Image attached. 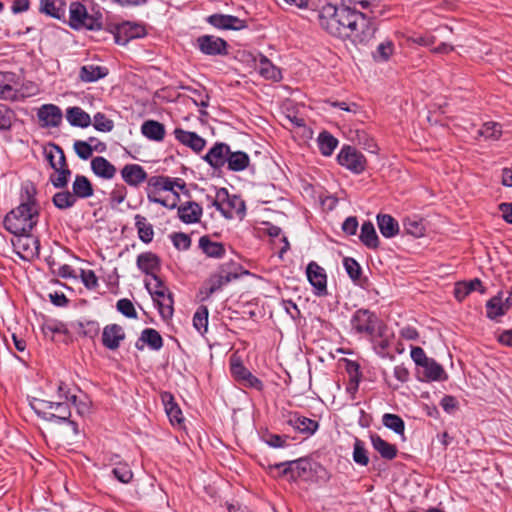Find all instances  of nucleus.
<instances>
[{
    "label": "nucleus",
    "instance_id": "nucleus-50",
    "mask_svg": "<svg viewBox=\"0 0 512 512\" xmlns=\"http://www.w3.org/2000/svg\"><path fill=\"white\" fill-rule=\"evenodd\" d=\"M263 441L272 448H284L288 446L290 436L266 432L262 435Z\"/></svg>",
    "mask_w": 512,
    "mask_h": 512
},
{
    "label": "nucleus",
    "instance_id": "nucleus-34",
    "mask_svg": "<svg viewBox=\"0 0 512 512\" xmlns=\"http://www.w3.org/2000/svg\"><path fill=\"white\" fill-rule=\"evenodd\" d=\"M72 194L75 199L78 198H87L93 195L94 189L92 183L88 180L87 177L83 175H76L75 180L72 184Z\"/></svg>",
    "mask_w": 512,
    "mask_h": 512
},
{
    "label": "nucleus",
    "instance_id": "nucleus-12",
    "mask_svg": "<svg viewBox=\"0 0 512 512\" xmlns=\"http://www.w3.org/2000/svg\"><path fill=\"white\" fill-rule=\"evenodd\" d=\"M230 370L232 376L242 385L261 390L263 384L239 360L231 359Z\"/></svg>",
    "mask_w": 512,
    "mask_h": 512
},
{
    "label": "nucleus",
    "instance_id": "nucleus-61",
    "mask_svg": "<svg viewBox=\"0 0 512 512\" xmlns=\"http://www.w3.org/2000/svg\"><path fill=\"white\" fill-rule=\"evenodd\" d=\"M40 11L56 19H60L63 13L53 0H42Z\"/></svg>",
    "mask_w": 512,
    "mask_h": 512
},
{
    "label": "nucleus",
    "instance_id": "nucleus-14",
    "mask_svg": "<svg viewBox=\"0 0 512 512\" xmlns=\"http://www.w3.org/2000/svg\"><path fill=\"white\" fill-rule=\"evenodd\" d=\"M230 146L223 142L215 143L203 157V159L214 169H220L227 164L230 153Z\"/></svg>",
    "mask_w": 512,
    "mask_h": 512
},
{
    "label": "nucleus",
    "instance_id": "nucleus-41",
    "mask_svg": "<svg viewBox=\"0 0 512 512\" xmlns=\"http://www.w3.org/2000/svg\"><path fill=\"white\" fill-rule=\"evenodd\" d=\"M382 423L385 427L394 431L396 434L404 436L405 423L400 416L392 413H385L382 417Z\"/></svg>",
    "mask_w": 512,
    "mask_h": 512
},
{
    "label": "nucleus",
    "instance_id": "nucleus-52",
    "mask_svg": "<svg viewBox=\"0 0 512 512\" xmlns=\"http://www.w3.org/2000/svg\"><path fill=\"white\" fill-rule=\"evenodd\" d=\"M58 173L57 176L51 175L50 176V182L55 188H64L67 186L69 182V177L71 176V170L68 166H65L63 168H58L57 170H54Z\"/></svg>",
    "mask_w": 512,
    "mask_h": 512
},
{
    "label": "nucleus",
    "instance_id": "nucleus-57",
    "mask_svg": "<svg viewBox=\"0 0 512 512\" xmlns=\"http://www.w3.org/2000/svg\"><path fill=\"white\" fill-rule=\"evenodd\" d=\"M353 459L357 464L363 466H366L369 462V457L364 443L359 439H356L354 442Z\"/></svg>",
    "mask_w": 512,
    "mask_h": 512
},
{
    "label": "nucleus",
    "instance_id": "nucleus-29",
    "mask_svg": "<svg viewBox=\"0 0 512 512\" xmlns=\"http://www.w3.org/2000/svg\"><path fill=\"white\" fill-rule=\"evenodd\" d=\"M250 164V157L243 151H231L228 156L227 168L233 172L244 171Z\"/></svg>",
    "mask_w": 512,
    "mask_h": 512
},
{
    "label": "nucleus",
    "instance_id": "nucleus-28",
    "mask_svg": "<svg viewBox=\"0 0 512 512\" xmlns=\"http://www.w3.org/2000/svg\"><path fill=\"white\" fill-rule=\"evenodd\" d=\"M377 224L380 233L385 238L395 237L399 233V224L391 215L378 214Z\"/></svg>",
    "mask_w": 512,
    "mask_h": 512
},
{
    "label": "nucleus",
    "instance_id": "nucleus-30",
    "mask_svg": "<svg viewBox=\"0 0 512 512\" xmlns=\"http://www.w3.org/2000/svg\"><path fill=\"white\" fill-rule=\"evenodd\" d=\"M360 241L369 249L379 247V238L372 222L366 221L361 226Z\"/></svg>",
    "mask_w": 512,
    "mask_h": 512
},
{
    "label": "nucleus",
    "instance_id": "nucleus-13",
    "mask_svg": "<svg viewBox=\"0 0 512 512\" xmlns=\"http://www.w3.org/2000/svg\"><path fill=\"white\" fill-rule=\"evenodd\" d=\"M306 274L310 284L315 288V294L318 296L327 295V276L325 270L312 261L307 265Z\"/></svg>",
    "mask_w": 512,
    "mask_h": 512
},
{
    "label": "nucleus",
    "instance_id": "nucleus-53",
    "mask_svg": "<svg viewBox=\"0 0 512 512\" xmlns=\"http://www.w3.org/2000/svg\"><path fill=\"white\" fill-rule=\"evenodd\" d=\"M76 155L82 160H88L92 157L94 149L89 142L83 140H76L73 144Z\"/></svg>",
    "mask_w": 512,
    "mask_h": 512
},
{
    "label": "nucleus",
    "instance_id": "nucleus-11",
    "mask_svg": "<svg viewBox=\"0 0 512 512\" xmlns=\"http://www.w3.org/2000/svg\"><path fill=\"white\" fill-rule=\"evenodd\" d=\"M69 25L73 29L85 27L89 30H93L96 27V18L88 14L83 4L75 2L70 6Z\"/></svg>",
    "mask_w": 512,
    "mask_h": 512
},
{
    "label": "nucleus",
    "instance_id": "nucleus-26",
    "mask_svg": "<svg viewBox=\"0 0 512 512\" xmlns=\"http://www.w3.org/2000/svg\"><path fill=\"white\" fill-rule=\"evenodd\" d=\"M66 119L71 126L86 128L91 124V117L78 106L66 110Z\"/></svg>",
    "mask_w": 512,
    "mask_h": 512
},
{
    "label": "nucleus",
    "instance_id": "nucleus-38",
    "mask_svg": "<svg viewBox=\"0 0 512 512\" xmlns=\"http://www.w3.org/2000/svg\"><path fill=\"white\" fill-rule=\"evenodd\" d=\"M103 469L111 473L116 480H131L133 477L129 465L120 461L104 465Z\"/></svg>",
    "mask_w": 512,
    "mask_h": 512
},
{
    "label": "nucleus",
    "instance_id": "nucleus-64",
    "mask_svg": "<svg viewBox=\"0 0 512 512\" xmlns=\"http://www.w3.org/2000/svg\"><path fill=\"white\" fill-rule=\"evenodd\" d=\"M411 358L417 366H425L431 358H428L421 347L415 346L411 348Z\"/></svg>",
    "mask_w": 512,
    "mask_h": 512
},
{
    "label": "nucleus",
    "instance_id": "nucleus-9",
    "mask_svg": "<svg viewBox=\"0 0 512 512\" xmlns=\"http://www.w3.org/2000/svg\"><path fill=\"white\" fill-rule=\"evenodd\" d=\"M339 164L350 171L360 174L365 170L366 159L361 152L349 145L342 147L337 156Z\"/></svg>",
    "mask_w": 512,
    "mask_h": 512
},
{
    "label": "nucleus",
    "instance_id": "nucleus-1",
    "mask_svg": "<svg viewBox=\"0 0 512 512\" xmlns=\"http://www.w3.org/2000/svg\"><path fill=\"white\" fill-rule=\"evenodd\" d=\"M318 20L328 34L340 39L349 38L355 44H367L377 30L365 13L344 7L337 0H329L321 7Z\"/></svg>",
    "mask_w": 512,
    "mask_h": 512
},
{
    "label": "nucleus",
    "instance_id": "nucleus-51",
    "mask_svg": "<svg viewBox=\"0 0 512 512\" xmlns=\"http://www.w3.org/2000/svg\"><path fill=\"white\" fill-rule=\"evenodd\" d=\"M116 167L106 158L98 156V177L112 179L116 175Z\"/></svg>",
    "mask_w": 512,
    "mask_h": 512
},
{
    "label": "nucleus",
    "instance_id": "nucleus-40",
    "mask_svg": "<svg viewBox=\"0 0 512 512\" xmlns=\"http://www.w3.org/2000/svg\"><path fill=\"white\" fill-rule=\"evenodd\" d=\"M403 227L407 234L414 237H421L425 233V226L422 219H419L416 216L406 217L403 220Z\"/></svg>",
    "mask_w": 512,
    "mask_h": 512
},
{
    "label": "nucleus",
    "instance_id": "nucleus-16",
    "mask_svg": "<svg viewBox=\"0 0 512 512\" xmlns=\"http://www.w3.org/2000/svg\"><path fill=\"white\" fill-rule=\"evenodd\" d=\"M37 117L42 122V127H58L63 118L61 109L54 104H44L37 112Z\"/></svg>",
    "mask_w": 512,
    "mask_h": 512
},
{
    "label": "nucleus",
    "instance_id": "nucleus-31",
    "mask_svg": "<svg viewBox=\"0 0 512 512\" xmlns=\"http://www.w3.org/2000/svg\"><path fill=\"white\" fill-rule=\"evenodd\" d=\"M199 247L208 257L221 258L225 254L224 245L220 242L212 241L209 236H202L199 239Z\"/></svg>",
    "mask_w": 512,
    "mask_h": 512
},
{
    "label": "nucleus",
    "instance_id": "nucleus-20",
    "mask_svg": "<svg viewBox=\"0 0 512 512\" xmlns=\"http://www.w3.org/2000/svg\"><path fill=\"white\" fill-rule=\"evenodd\" d=\"M121 176L129 186L138 187L147 180V172L139 164H127L121 170Z\"/></svg>",
    "mask_w": 512,
    "mask_h": 512
},
{
    "label": "nucleus",
    "instance_id": "nucleus-59",
    "mask_svg": "<svg viewBox=\"0 0 512 512\" xmlns=\"http://www.w3.org/2000/svg\"><path fill=\"white\" fill-rule=\"evenodd\" d=\"M348 371H349L351 377H350L349 385L347 386V391L350 394H354L358 390V386H359V375H360L359 365L356 363H350L348 365Z\"/></svg>",
    "mask_w": 512,
    "mask_h": 512
},
{
    "label": "nucleus",
    "instance_id": "nucleus-63",
    "mask_svg": "<svg viewBox=\"0 0 512 512\" xmlns=\"http://www.w3.org/2000/svg\"><path fill=\"white\" fill-rule=\"evenodd\" d=\"M79 277L81 278L86 288L92 289L96 287V274L93 270L80 268Z\"/></svg>",
    "mask_w": 512,
    "mask_h": 512
},
{
    "label": "nucleus",
    "instance_id": "nucleus-35",
    "mask_svg": "<svg viewBox=\"0 0 512 512\" xmlns=\"http://www.w3.org/2000/svg\"><path fill=\"white\" fill-rule=\"evenodd\" d=\"M236 278H238V274L236 272L225 271L222 268L220 273L213 275L210 278V287L207 293V297H209L211 294L218 291L222 286L228 284L229 282Z\"/></svg>",
    "mask_w": 512,
    "mask_h": 512
},
{
    "label": "nucleus",
    "instance_id": "nucleus-45",
    "mask_svg": "<svg viewBox=\"0 0 512 512\" xmlns=\"http://www.w3.org/2000/svg\"><path fill=\"white\" fill-rule=\"evenodd\" d=\"M158 306L159 313L164 319H170L174 313V300L172 293L166 294L164 297L160 298L155 302Z\"/></svg>",
    "mask_w": 512,
    "mask_h": 512
},
{
    "label": "nucleus",
    "instance_id": "nucleus-32",
    "mask_svg": "<svg viewBox=\"0 0 512 512\" xmlns=\"http://www.w3.org/2000/svg\"><path fill=\"white\" fill-rule=\"evenodd\" d=\"M135 227L137 229L139 239L148 244L152 242L154 237L153 225L148 222L145 216L137 214L135 216Z\"/></svg>",
    "mask_w": 512,
    "mask_h": 512
},
{
    "label": "nucleus",
    "instance_id": "nucleus-7",
    "mask_svg": "<svg viewBox=\"0 0 512 512\" xmlns=\"http://www.w3.org/2000/svg\"><path fill=\"white\" fill-rule=\"evenodd\" d=\"M11 244L16 254L25 261H32L39 256L40 242L37 237L29 233L13 234Z\"/></svg>",
    "mask_w": 512,
    "mask_h": 512
},
{
    "label": "nucleus",
    "instance_id": "nucleus-36",
    "mask_svg": "<svg viewBox=\"0 0 512 512\" xmlns=\"http://www.w3.org/2000/svg\"><path fill=\"white\" fill-rule=\"evenodd\" d=\"M292 428L301 434L310 436L318 430L319 423L298 413L295 418V425H292Z\"/></svg>",
    "mask_w": 512,
    "mask_h": 512
},
{
    "label": "nucleus",
    "instance_id": "nucleus-56",
    "mask_svg": "<svg viewBox=\"0 0 512 512\" xmlns=\"http://www.w3.org/2000/svg\"><path fill=\"white\" fill-rule=\"evenodd\" d=\"M382 2L383 0H362V9L369 10L370 15H366L370 22L382 14Z\"/></svg>",
    "mask_w": 512,
    "mask_h": 512
},
{
    "label": "nucleus",
    "instance_id": "nucleus-21",
    "mask_svg": "<svg viewBox=\"0 0 512 512\" xmlns=\"http://www.w3.org/2000/svg\"><path fill=\"white\" fill-rule=\"evenodd\" d=\"M175 138L185 146L190 147L195 152H200L206 145L205 139L195 132L185 131L181 128L174 130Z\"/></svg>",
    "mask_w": 512,
    "mask_h": 512
},
{
    "label": "nucleus",
    "instance_id": "nucleus-3",
    "mask_svg": "<svg viewBox=\"0 0 512 512\" xmlns=\"http://www.w3.org/2000/svg\"><path fill=\"white\" fill-rule=\"evenodd\" d=\"M31 408L43 420L56 425H62L66 435L78 434V424L71 419V409L68 402L34 399L31 403Z\"/></svg>",
    "mask_w": 512,
    "mask_h": 512
},
{
    "label": "nucleus",
    "instance_id": "nucleus-5",
    "mask_svg": "<svg viewBox=\"0 0 512 512\" xmlns=\"http://www.w3.org/2000/svg\"><path fill=\"white\" fill-rule=\"evenodd\" d=\"M351 328L356 334L374 337L378 333L382 338L381 321L374 312L368 309H358L350 320Z\"/></svg>",
    "mask_w": 512,
    "mask_h": 512
},
{
    "label": "nucleus",
    "instance_id": "nucleus-22",
    "mask_svg": "<svg viewBox=\"0 0 512 512\" xmlns=\"http://www.w3.org/2000/svg\"><path fill=\"white\" fill-rule=\"evenodd\" d=\"M161 398H162V402L164 404L165 411H166L167 416L169 417L170 422L173 425L174 424H177L179 426L182 425V423L184 422V417H183L180 407L175 402L173 395L169 392H164L161 395Z\"/></svg>",
    "mask_w": 512,
    "mask_h": 512
},
{
    "label": "nucleus",
    "instance_id": "nucleus-8",
    "mask_svg": "<svg viewBox=\"0 0 512 512\" xmlns=\"http://www.w3.org/2000/svg\"><path fill=\"white\" fill-rule=\"evenodd\" d=\"M313 466H316V464L311 460L307 458H300L298 460L277 464L276 468L280 469L281 467H284L280 476L290 477L291 480H311L313 477Z\"/></svg>",
    "mask_w": 512,
    "mask_h": 512
},
{
    "label": "nucleus",
    "instance_id": "nucleus-27",
    "mask_svg": "<svg viewBox=\"0 0 512 512\" xmlns=\"http://www.w3.org/2000/svg\"><path fill=\"white\" fill-rule=\"evenodd\" d=\"M259 74L265 79L279 81L282 78L281 71L266 56L261 55L256 64Z\"/></svg>",
    "mask_w": 512,
    "mask_h": 512
},
{
    "label": "nucleus",
    "instance_id": "nucleus-2",
    "mask_svg": "<svg viewBox=\"0 0 512 512\" xmlns=\"http://www.w3.org/2000/svg\"><path fill=\"white\" fill-rule=\"evenodd\" d=\"M36 196L37 188L33 182L22 185L20 204L8 212L3 219V226L9 233H29L36 227L40 214V205Z\"/></svg>",
    "mask_w": 512,
    "mask_h": 512
},
{
    "label": "nucleus",
    "instance_id": "nucleus-19",
    "mask_svg": "<svg viewBox=\"0 0 512 512\" xmlns=\"http://www.w3.org/2000/svg\"><path fill=\"white\" fill-rule=\"evenodd\" d=\"M202 207L194 201H187L178 206V217L185 224H194L200 221Z\"/></svg>",
    "mask_w": 512,
    "mask_h": 512
},
{
    "label": "nucleus",
    "instance_id": "nucleus-60",
    "mask_svg": "<svg viewBox=\"0 0 512 512\" xmlns=\"http://www.w3.org/2000/svg\"><path fill=\"white\" fill-rule=\"evenodd\" d=\"M116 307L125 317L132 319L137 318V312L129 299L123 298L118 300Z\"/></svg>",
    "mask_w": 512,
    "mask_h": 512
},
{
    "label": "nucleus",
    "instance_id": "nucleus-48",
    "mask_svg": "<svg viewBox=\"0 0 512 512\" xmlns=\"http://www.w3.org/2000/svg\"><path fill=\"white\" fill-rule=\"evenodd\" d=\"M52 202L58 209L64 210L72 207L75 204L76 199L71 192L62 191L53 196Z\"/></svg>",
    "mask_w": 512,
    "mask_h": 512
},
{
    "label": "nucleus",
    "instance_id": "nucleus-46",
    "mask_svg": "<svg viewBox=\"0 0 512 512\" xmlns=\"http://www.w3.org/2000/svg\"><path fill=\"white\" fill-rule=\"evenodd\" d=\"M485 139L498 140L502 135L501 125L496 122H486L478 131Z\"/></svg>",
    "mask_w": 512,
    "mask_h": 512
},
{
    "label": "nucleus",
    "instance_id": "nucleus-54",
    "mask_svg": "<svg viewBox=\"0 0 512 512\" xmlns=\"http://www.w3.org/2000/svg\"><path fill=\"white\" fill-rule=\"evenodd\" d=\"M394 44L392 41H385L380 43L377 46L376 51L373 54V57L376 61H387L390 56L393 54Z\"/></svg>",
    "mask_w": 512,
    "mask_h": 512
},
{
    "label": "nucleus",
    "instance_id": "nucleus-37",
    "mask_svg": "<svg viewBox=\"0 0 512 512\" xmlns=\"http://www.w3.org/2000/svg\"><path fill=\"white\" fill-rule=\"evenodd\" d=\"M318 147L323 156L332 155L338 145V140L328 131H322L317 139Z\"/></svg>",
    "mask_w": 512,
    "mask_h": 512
},
{
    "label": "nucleus",
    "instance_id": "nucleus-4",
    "mask_svg": "<svg viewBox=\"0 0 512 512\" xmlns=\"http://www.w3.org/2000/svg\"><path fill=\"white\" fill-rule=\"evenodd\" d=\"M211 205L226 219L242 218L246 211L243 199L237 195H230L226 188L216 190L215 197L211 198Z\"/></svg>",
    "mask_w": 512,
    "mask_h": 512
},
{
    "label": "nucleus",
    "instance_id": "nucleus-23",
    "mask_svg": "<svg viewBox=\"0 0 512 512\" xmlns=\"http://www.w3.org/2000/svg\"><path fill=\"white\" fill-rule=\"evenodd\" d=\"M144 344H147L153 350H159L163 346V339L157 330L146 328L142 331L139 340L136 342V348L141 350Z\"/></svg>",
    "mask_w": 512,
    "mask_h": 512
},
{
    "label": "nucleus",
    "instance_id": "nucleus-25",
    "mask_svg": "<svg viewBox=\"0 0 512 512\" xmlns=\"http://www.w3.org/2000/svg\"><path fill=\"white\" fill-rule=\"evenodd\" d=\"M370 440L373 448L380 456L387 460H392L397 455V447L382 439L378 434H372Z\"/></svg>",
    "mask_w": 512,
    "mask_h": 512
},
{
    "label": "nucleus",
    "instance_id": "nucleus-15",
    "mask_svg": "<svg viewBox=\"0 0 512 512\" xmlns=\"http://www.w3.org/2000/svg\"><path fill=\"white\" fill-rule=\"evenodd\" d=\"M207 22L213 27L223 30H241L247 27L246 21L233 15L212 14Z\"/></svg>",
    "mask_w": 512,
    "mask_h": 512
},
{
    "label": "nucleus",
    "instance_id": "nucleus-55",
    "mask_svg": "<svg viewBox=\"0 0 512 512\" xmlns=\"http://www.w3.org/2000/svg\"><path fill=\"white\" fill-rule=\"evenodd\" d=\"M148 185L156 189L170 191L174 194L172 178L167 176H152L148 179Z\"/></svg>",
    "mask_w": 512,
    "mask_h": 512
},
{
    "label": "nucleus",
    "instance_id": "nucleus-17",
    "mask_svg": "<svg viewBox=\"0 0 512 512\" xmlns=\"http://www.w3.org/2000/svg\"><path fill=\"white\" fill-rule=\"evenodd\" d=\"M137 267L140 271L154 278L158 276L157 272L160 271L161 262L160 258L153 252H143L137 256Z\"/></svg>",
    "mask_w": 512,
    "mask_h": 512
},
{
    "label": "nucleus",
    "instance_id": "nucleus-44",
    "mask_svg": "<svg viewBox=\"0 0 512 512\" xmlns=\"http://www.w3.org/2000/svg\"><path fill=\"white\" fill-rule=\"evenodd\" d=\"M506 313L503 301L500 296L492 297L486 303V314L490 319H495Z\"/></svg>",
    "mask_w": 512,
    "mask_h": 512
},
{
    "label": "nucleus",
    "instance_id": "nucleus-18",
    "mask_svg": "<svg viewBox=\"0 0 512 512\" xmlns=\"http://www.w3.org/2000/svg\"><path fill=\"white\" fill-rule=\"evenodd\" d=\"M124 339L125 332L120 325L110 324L104 327L102 332V343L106 348L116 350Z\"/></svg>",
    "mask_w": 512,
    "mask_h": 512
},
{
    "label": "nucleus",
    "instance_id": "nucleus-43",
    "mask_svg": "<svg viewBox=\"0 0 512 512\" xmlns=\"http://www.w3.org/2000/svg\"><path fill=\"white\" fill-rule=\"evenodd\" d=\"M76 326L79 336L89 339L92 344L95 343L96 324L94 321L83 318L76 323Z\"/></svg>",
    "mask_w": 512,
    "mask_h": 512
},
{
    "label": "nucleus",
    "instance_id": "nucleus-10",
    "mask_svg": "<svg viewBox=\"0 0 512 512\" xmlns=\"http://www.w3.org/2000/svg\"><path fill=\"white\" fill-rule=\"evenodd\" d=\"M196 46L201 53L209 56L228 54V43L214 35H201L196 39Z\"/></svg>",
    "mask_w": 512,
    "mask_h": 512
},
{
    "label": "nucleus",
    "instance_id": "nucleus-58",
    "mask_svg": "<svg viewBox=\"0 0 512 512\" xmlns=\"http://www.w3.org/2000/svg\"><path fill=\"white\" fill-rule=\"evenodd\" d=\"M343 265L345 267L347 274L353 281H357L360 279L362 270L359 263L355 259L346 257L343 260Z\"/></svg>",
    "mask_w": 512,
    "mask_h": 512
},
{
    "label": "nucleus",
    "instance_id": "nucleus-42",
    "mask_svg": "<svg viewBox=\"0 0 512 512\" xmlns=\"http://www.w3.org/2000/svg\"><path fill=\"white\" fill-rule=\"evenodd\" d=\"M16 119L15 111L0 103V131H10Z\"/></svg>",
    "mask_w": 512,
    "mask_h": 512
},
{
    "label": "nucleus",
    "instance_id": "nucleus-47",
    "mask_svg": "<svg viewBox=\"0 0 512 512\" xmlns=\"http://www.w3.org/2000/svg\"><path fill=\"white\" fill-rule=\"evenodd\" d=\"M153 280L155 281L154 287H151V284L148 281H145V287L153 297L154 302H156L166 294L170 293V291L158 276H154Z\"/></svg>",
    "mask_w": 512,
    "mask_h": 512
},
{
    "label": "nucleus",
    "instance_id": "nucleus-62",
    "mask_svg": "<svg viewBox=\"0 0 512 512\" xmlns=\"http://www.w3.org/2000/svg\"><path fill=\"white\" fill-rule=\"evenodd\" d=\"M173 245L178 250H187L191 246L190 237L182 232L174 233L171 235Z\"/></svg>",
    "mask_w": 512,
    "mask_h": 512
},
{
    "label": "nucleus",
    "instance_id": "nucleus-49",
    "mask_svg": "<svg viewBox=\"0 0 512 512\" xmlns=\"http://www.w3.org/2000/svg\"><path fill=\"white\" fill-rule=\"evenodd\" d=\"M208 314V308L206 306H200L193 316V325L200 333L207 331Z\"/></svg>",
    "mask_w": 512,
    "mask_h": 512
},
{
    "label": "nucleus",
    "instance_id": "nucleus-6",
    "mask_svg": "<svg viewBox=\"0 0 512 512\" xmlns=\"http://www.w3.org/2000/svg\"><path fill=\"white\" fill-rule=\"evenodd\" d=\"M100 18L101 15L98 13V20ZM99 31H103V33L108 34L109 37H111L114 42L119 45H125L130 40L141 37L145 33L143 26L131 24L130 22L111 25L108 28L103 29L102 24L98 21V32Z\"/></svg>",
    "mask_w": 512,
    "mask_h": 512
},
{
    "label": "nucleus",
    "instance_id": "nucleus-33",
    "mask_svg": "<svg viewBox=\"0 0 512 512\" xmlns=\"http://www.w3.org/2000/svg\"><path fill=\"white\" fill-rule=\"evenodd\" d=\"M476 290L482 294L485 292L482 282L477 278L468 282H458L454 289V295L457 300L462 301L469 293Z\"/></svg>",
    "mask_w": 512,
    "mask_h": 512
},
{
    "label": "nucleus",
    "instance_id": "nucleus-24",
    "mask_svg": "<svg viewBox=\"0 0 512 512\" xmlns=\"http://www.w3.org/2000/svg\"><path fill=\"white\" fill-rule=\"evenodd\" d=\"M141 133L152 141L160 142L165 137V126L156 120H146L141 126Z\"/></svg>",
    "mask_w": 512,
    "mask_h": 512
},
{
    "label": "nucleus",
    "instance_id": "nucleus-39",
    "mask_svg": "<svg viewBox=\"0 0 512 512\" xmlns=\"http://www.w3.org/2000/svg\"><path fill=\"white\" fill-rule=\"evenodd\" d=\"M423 368L425 376L431 381H441L448 378L444 368L434 359H430Z\"/></svg>",
    "mask_w": 512,
    "mask_h": 512
}]
</instances>
